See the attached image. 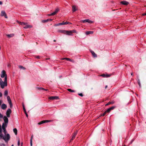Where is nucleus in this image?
I'll list each match as a JSON object with an SVG mask.
<instances>
[{"label": "nucleus", "mask_w": 146, "mask_h": 146, "mask_svg": "<svg viewBox=\"0 0 146 146\" xmlns=\"http://www.w3.org/2000/svg\"><path fill=\"white\" fill-rule=\"evenodd\" d=\"M59 99V98L58 96H50L49 98V100H54V99Z\"/></svg>", "instance_id": "9"}, {"label": "nucleus", "mask_w": 146, "mask_h": 146, "mask_svg": "<svg viewBox=\"0 0 146 146\" xmlns=\"http://www.w3.org/2000/svg\"><path fill=\"white\" fill-rule=\"evenodd\" d=\"M61 23L62 24V25H66L68 24H71L70 23L68 22H63Z\"/></svg>", "instance_id": "23"}, {"label": "nucleus", "mask_w": 146, "mask_h": 146, "mask_svg": "<svg viewBox=\"0 0 146 146\" xmlns=\"http://www.w3.org/2000/svg\"><path fill=\"white\" fill-rule=\"evenodd\" d=\"M8 103L10 105V108H12L13 106V105L11 101H10L9 102H8Z\"/></svg>", "instance_id": "27"}, {"label": "nucleus", "mask_w": 146, "mask_h": 146, "mask_svg": "<svg viewBox=\"0 0 146 146\" xmlns=\"http://www.w3.org/2000/svg\"><path fill=\"white\" fill-rule=\"evenodd\" d=\"M19 67L21 69H23L24 70L26 69V68L23 66H20Z\"/></svg>", "instance_id": "33"}, {"label": "nucleus", "mask_w": 146, "mask_h": 146, "mask_svg": "<svg viewBox=\"0 0 146 146\" xmlns=\"http://www.w3.org/2000/svg\"><path fill=\"white\" fill-rule=\"evenodd\" d=\"M33 135H32V136L31 137V139H32V138H33Z\"/></svg>", "instance_id": "57"}, {"label": "nucleus", "mask_w": 146, "mask_h": 146, "mask_svg": "<svg viewBox=\"0 0 146 146\" xmlns=\"http://www.w3.org/2000/svg\"><path fill=\"white\" fill-rule=\"evenodd\" d=\"M72 9L73 12L77 10V9L76 8V7L75 5H73L72 6Z\"/></svg>", "instance_id": "17"}, {"label": "nucleus", "mask_w": 146, "mask_h": 146, "mask_svg": "<svg viewBox=\"0 0 146 146\" xmlns=\"http://www.w3.org/2000/svg\"><path fill=\"white\" fill-rule=\"evenodd\" d=\"M7 107V106L5 104H2L1 108L3 110H5L6 108Z\"/></svg>", "instance_id": "13"}, {"label": "nucleus", "mask_w": 146, "mask_h": 146, "mask_svg": "<svg viewBox=\"0 0 146 146\" xmlns=\"http://www.w3.org/2000/svg\"><path fill=\"white\" fill-rule=\"evenodd\" d=\"M48 16H50L53 15H51V14H48Z\"/></svg>", "instance_id": "52"}, {"label": "nucleus", "mask_w": 146, "mask_h": 146, "mask_svg": "<svg viewBox=\"0 0 146 146\" xmlns=\"http://www.w3.org/2000/svg\"><path fill=\"white\" fill-rule=\"evenodd\" d=\"M74 139H72V138L71 139L70 142H71Z\"/></svg>", "instance_id": "50"}, {"label": "nucleus", "mask_w": 146, "mask_h": 146, "mask_svg": "<svg viewBox=\"0 0 146 146\" xmlns=\"http://www.w3.org/2000/svg\"><path fill=\"white\" fill-rule=\"evenodd\" d=\"M30 144L31 146H32V139H31L30 140Z\"/></svg>", "instance_id": "41"}, {"label": "nucleus", "mask_w": 146, "mask_h": 146, "mask_svg": "<svg viewBox=\"0 0 146 146\" xmlns=\"http://www.w3.org/2000/svg\"><path fill=\"white\" fill-rule=\"evenodd\" d=\"M8 92L7 90H5L4 92V95L5 96H7L8 95Z\"/></svg>", "instance_id": "31"}, {"label": "nucleus", "mask_w": 146, "mask_h": 146, "mask_svg": "<svg viewBox=\"0 0 146 146\" xmlns=\"http://www.w3.org/2000/svg\"><path fill=\"white\" fill-rule=\"evenodd\" d=\"M1 16H4L5 18H7V15L4 11H1Z\"/></svg>", "instance_id": "7"}, {"label": "nucleus", "mask_w": 146, "mask_h": 146, "mask_svg": "<svg viewBox=\"0 0 146 146\" xmlns=\"http://www.w3.org/2000/svg\"><path fill=\"white\" fill-rule=\"evenodd\" d=\"M93 33V31H87L86 33V34L87 35H89L90 34H92Z\"/></svg>", "instance_id": "25"}, {"label": "nucleus", "mask_w": 146, "mask_h": 146, "mask_svg": "<svg viewBox=\"0 0 146 146\" xmlns=\"http://www.w3.org/2000/svg\"><path fill=\"white\" fill-rule=\"evenodd\" d=\"M11 146H14L13 145H12Z\"/></svg>", "instance_id": "64"}, {"label": "nucleus", "mask_w": 146, "mask_h": 146, "mask_svg": "<svg viewBox=\"0 0 146 146\" xmlns=\"http://www.w3.org/2000/svg\"><path fill=\"white\" fill-rule=\"evenodd\" d=\"M17 22L18 23H19V24H20V22H19V21H17Z\"/></svg>", "instance_id": "59"}, {"label": "nucleus", "mask_w": 146, "mask_h": 146, "mask_svg": "<svg viewBox=\"0 0 146 146\" xmlns=\"http://www.w3.org/2000/svg\"><path fill=\"white\" fill-rule=\"evenodd\" d=\"M42 90H45V91H47V90H48L45 89L44 88H43L42 89Z\"/></svg>", "instance_id": "47"}, {"label": "nucleus", "mask_w": 146, "mask_h": 146, "mask_svg": "<svg viewBox=\"0 0 146 146\" xmlns=\"http://www.w3.org/2000/svg\"><path fill=\"white\" fill-rule=\"evenodd\" d=\"M59 10L58 8H56L55 9V11L54 12H53V13H52L51 14V15H55V14H56L58 12V11H59Z\"/></svg>", "instance_id": "14"}, {"label": "nucleus", "mask_w": 146, "mask_h": 146, "mask_svg": "<svg viewBox=\"0 0 146 146\" xmlns=\"http://www.w3.org/2000/svg\"><path fill=\"white\" fill-rule=\"evenodd\" d=\"M51 120H43V121H42L40 122H39L38 123V124L40 125V124H42V123H47V122H51Z\"/></svg>", "instance_id": "8"}, {"label": "nucleus", "mask_w": 146, "mask_h": 146, "mask_svg": "<svg viewBox=\"0 0 146 146\" xmlns=\"http://www.w3.org/2000/svg\"><path fill=\"white\" fill-rule=\"evenodd\" d=\"M110 74H103L100 75L101 76H102L104 77H110Z\"/></svg>", "instance_id": "15"}, {"label": "nucleus", "mask_w": 146, "mask_h": 146, "mask_svg": "<svg viewBox=\"0 0 146 146\" xmlns=\"http://www.w3.org/2000/svg\"><path fill=\"white\" fill-rule=\"evenodd\" d=\"M78 95L81 97H82L83 96V94L82 93L78 94Z\"/></svg>", "instance_id": "42"}, {"label": "nucleus", "mask_w": 146, "mask_h": 146, "mask_svg": "<svg viewBox=\"0 0 146 146\" xmlns=\"http://www.w3.org/2000/svg\"><path fill=\"white\" fill-rule=\"evenodd\" d=\"M20 24L22 25H23V26L25 25H27V23H24L23 22H20Z\"/></svg>", "instance_id": "29"}, {"label": "nucleus", "mask_w": 146, "mask_h": 146, "mask_svg": "<svg viewBox=\"0 0 146 146\" xmlns=\"http://www.w3.org/2000/svg\"><path fill=\"white\" fill-rule=\"evenodd\" d=\"M59 32L61 33L66 34L68 35H72L73 33H76V31L75 30H72L70 31H66L65 30H61L58 31Z\"/></svg>", "instance_id": "1"}, {"label": "nucleus", "mask_w": 146, "mask_h": 146, "mask_svg": "<svg viewBox=\"0 0 146 146\" xmlns=\"http://www.w3.org/2000/svg\"><path fill=\"white\" fill-rule=\"evenodd\" d=\"M91 52L92 53L93 56L94 57H96L97 56V55L93 51H91Z\"/></svg>", "instance_id": "18"}, {"label": "nucleus", "mask_w": 146, "mask_h": 146, "mask_svg": "<svg viewBox=\"0 0 146 146\" xmlns=\"http://www.w3.org/2000/svg\"><path fill=\"white\" fill-rule=\"evenodd\" d=\"M3 119L5 124L7 123L8 122V119L7 117L6 116H4L3 117Z\"/></svg>", "instance_id": "10"}, {"label": "nucleus", "mask_w": 146, "mask_h": 146, "mask_svg": "<svg viewBox=\"0 0 146 146\" xmlns=\"http://www.w3.org/2000/svg\"><path fill=\"white\" fill-rule=\"evenodd\" d=\"M7 36L8 37L10 38L13 36H14V35L13 34H10L7 35Z\"/></svg>", "instance_id": "24"}, {"label": "nucleus", "mask_w": 146, "mask_h": 146, "mask_svg": "<svg viewBox=\"0 0 146 146\" xmlns=\"http://www.w3.org/2000/svg\"><path fill=\"white\" fill-rule=\"evenodd\" d=\"M67 90L68 91H69V92H75V91H74V90H72V89H67Z\"/></svg>", "instance_id": "28"}, {"label": "nucleus", "mask_w": 146, "mask_h": 146, "mask_svg": "<svg viewBox=\"0 0 146 146\" xmlns=\"http://www.w3.org/2000/svg\"><path fill=\"white\" fill-rule=\"evenodd\" d=\"M36 58L38 59L40 58V57L39 56H37Z\"/></svg>", "instance_id": "53"}, {"label": "nucleus", "mask_w": 146, "mask_h": 146, "mask_svg": "<svg viewBox=\"0 0 146 146\" xmlns=\"http://www.w3.org/2000/svg\"><path fill=\"white\" fill-rule=\"evenodd\" d=\"M143 15H146V13H144L142 14Z\"/></svg>", "instance_id": "51"}, {"label": "nucleus", "mask_w": 146, "mask_h": 146, "mask_svg": "<svg viewBox=\"0 0 146 146\" xmlns=\"http://www.w3.org/2000/svg\"><path fill=\"white\" fill-rule=\"evenodd\" d=\"M82 22L83 23H86V22H87L88 21L87 19L84 20H82Z\"/></svg>", "instance_id": "39"}, {"label": "nucleus", "mask_w": 146, "mask_h": 146, "mask_svg": "<svg viewBox=\"0 0 146 146\" xmlns=\"http://www.w3.org/2000/svg\"><path fill=\"white\" fill-rule=\"evenodd\" d=\"M0 84L1 88L2 89L4 88L5 86H7V77L6 76L5 78L4 82L2 81V82H0Z\"/></svg>", "instance_id": "2"}, {"label": "nucleus", "mask_w": 146, "mask_h": 146, "mask_svg": "<svg viewBox=\"0 0 146 146\" xmlns=\"http://www.w3.org/2000/svg\"><path fill=\"white\" fill-rule=\"evenodd\" d=\"M115 108V106H113L112 107L110 108H109L110 109V110H113Z\"/></svg>", "instance_id": "37"}, {"label": "nucleus", "mask_w": 146, "mask_h": 146, "mask_svg": "<svg viewBox=\"0 0 146 146\" xmlns=\"http://www.w3.org/2000/svg\"><path fill=\"white\" fill-rule=\"evenodd\" d=\"M108 87V86L106 85V86L105 87V89H106Z\"/></svg>", "instance_id": "56"}, {"label": "nucleus", "mask_w": 146, "mask_h": 146, "mask_svg": "<svg viewBox=\"0 0 146 146\" xmlns=\"http://www.w3.org/2000/svg\"><path fill=\"white\" fill-rule=\"evenodd\" d=\"M2 103V101L1 100H0V106L1 105V104Z\"/></svg>", "instance_id": "49"}, {"label": "nucleus", "mask_w": 146, "mask_h": 146, "mask_svg": "<svg viewBox=\"0 0 146 146\" xmlns=\"http://www.w3.org/2000/svg\"><path fill=\"white\" fill-rule=\"evenodd\" d=\"M0 138L3 139H5V137L3 136V135L1 133H0Z\"/></svg>", "instance_id": "19"}, {"label": "nucleus", "mask_w": 146, "mask_h": 146, "mask_svg": "<svg viewBox=\"0 0 146 146\" xmlns=\"http://www.w3.org/2000/svg\"><path fill=\"white\" fill-rule=\"evenodd\" d=\"M2 94L1 92H0V97H1L2 96Z\"/></svg>", "instance_id": "48"}, {"label": "nucleus", "mask_w": 146, "mask_h": 146, "mask_svg": "<svg viewBox=\"0 0 146 146\" xmlns=\"http://www.w3.org/2000/svg\"><path fill=\"white\" fill-rule=\"evenodd\" d=\"M107 112L106 111L105 112H104V113L102 115L103 116H104L106 113H107Z\"/></svg>", "instance_id": "40"}, {"label": "nucleus", "mask_w": 146, "mask_h": 146, "mask_svg": "<svg viewBox=\"0 0 146 146\" xmlns=\"http://www.w3.org/2000/svg\"><path fill=\"white\" fill-rule=\"evenodd\" d=\"M52 19H48L46 20H44L42 21V22L43 23H45L48 22V21H52Z\"/></svg>", "instance_id": "12"}, {"label": "nucleus", "mask_w": 146, "mask_h": 146, "mask_svg": "<svg viewBox=\"0 0 146 146\" xmlns=\"http://www.w3.org/2000/svg\"><path fill=\"white\" fill-rule=\"evenodd\" d=\"M137 82H138L139 85V86H140V82L139 80H138Z\"/></svg>", "instance_id": "44"}, {"label": "nucleus", "mask_w": 146, "mask_h": 146, "mask_svg": "<svg viewBox=\"0 0 146 146\" xmlns=\"http://www.w3.org/2000/svg\"><path fill=\"white\" fill-rule=\"evenodd\" d=\"M123 146H126L125 145H124Z\"/></svg>", "instance_id": "63"}, {"label": "nucleus", "mask_w": 146, "mask_h": 146, "mask_svg": "<svg viewBox=\"0 0 146 146\" xmlns=\"http://www.w3.org/2000/svg\"><path fill=\"white\" fill-rule=\"evenodd\" d=\"M114 103V102L113 101L110 102H108V103L106 104V106L109 105L110 104H113Z\"/></svg>", "instance_id": "21"}, {"label": "nucleus", "mask_w": 146, "mask_h": 146, "mask_svg": "<svg viewBox=\"0 0 146 146\" xmlns=\"http://www.w3.org/2000/svg\"><path fill=\"white\" fill-rule=\"evenodd\" d=\"M110 111L111 110H110V109L109 108L108 109V110L106 111L107 112L109 113L110 112Z\"/></svg>", "instance_id": "38"}, {"label": "nucleus", "mask_w": 146, "mask_h": 146, "mask_svg": "<svg viewBox=\"0 0 146 146\" xmlns=\"http://www.w3.org/2000/svg\"><path fill=\"white\" fill-rule=\"evenodd\" d=\"M13 131L14 132L15 135H17V129L16 128H14L13 129Z\"/></svg>", "instance_id": "26"}, {"label": "nucleus", "mask_w": 146, "mask_h": 146, "mask_svg": "<svg viewBox=\"0 0 146 146\" xmlns=\"http://www.w3.org/2000/svg\"><path fill=\"white\" fill-rule=\"evenodd\" d=\"M32 27V26L30 25H26L24 27V28L25 29H27L28 28H31Z\"/></svg>", "instance_id": "20"}, {"label": "nucleus", "mask_w": 146, "mask_h": 146, "mask_svg": "<svg viewBox=\"0 0 146 146\" xmlns=\"http://www.w3.org/2000/svg\"><path fill=\"white\" fill-rule=\"evenodd\" d=\"M0 80L1 81L0 82H2V81H3L2 80V79L1 78L0 79Z\"/></svg>", "instance_id": "58"}, {"label": "nucleus", "mask_w": 146, "mask_h": 146, "mask_svg": "<svg viewBox=\"0 0 146 146\" xmlns=\"http://www.w3.org/2000/svg\"><path fill=\"white\" fill-rule=\"evenodd\" d=\"M87 22L89 23H93V21H90L89 19H87Z\"/></svg>", "instance_id": "30"}, {"label": "nucleus", "mask_w": 146, "mask_h": 146, "mask_svg": "<svg viewBox=\"0 0 146 146\" xmlns=\"http://www.w3.org/2000/svg\"><path fill=\"white\" fill-rule=\"evenodd\" d=\"M36 89H37L38 90H42V89L43 88H40L39 87H36Z\"/></svg>", "instance_id": "36"}, {"label": "nucleus", "mask_w": 146, "mask_h": 146, "mask_svg": "<svg viewBox=\"0 0 146 146\" xmlns=\"http://www.w3.org/2000/svg\"><path fill=\"white\" fill-rule=\"evenodd\" d=\"M65 59L69 61H70L72 62V60L69 58H64L61 59L62 60H63Z\"/></svg>", "instance_id": "22"}, {"label": "nucleus", "mask_w": 146, "mask_h": 146, "mask_svg": "<svg viewBox=\"0 0 146 146\" xmlns=\"http://www.w3.org/2000/svg\"><path fill=\"white\" fill-rule=\"evenodd\" d=\"M20 144V141L19 139L18 142V145L19 146Z\"/></svg>", "instance_id": "43"}, {"label": "nucleus", "mask_w": 146, "mask_h": 146, "mask_svg": "<svg viewBox=\"0 0 146 146\" xmlns=\"http://www.w3.org/2000/svg\"><path fill=\"white\" fill-rule=\"evenodd\" d=\"M62 24L61 23H60L58 24H55V25H54V26H58L59 25H62Z\"/></svg>", "instance_id": "32"}, {"label": "nucleus", "mask_w": 146, "mask_h": 146, "mask_svg": "<svg viewBox=\"0 0 146 146\" xmlns=\"http://www.w3.org/2000/svg\"><path fill=\"white\" fill-rule=\"evenodd\" d=\"M3 117V115L0 113V117L2 118Z\"/></svg>", "instance_id": "45"}, {"label": "nucleus", "mask_w": 146, "mask_h": 146, "mask_svg": "<svg viewBox=\"0 0 146 146\" xmlns=\"http://www.w3.org/2000/svg\"><path fill=\"white\" fill-rule=\"evenodd\" d=\"M25 114H26V116L27 117H28V115L27 114V112H25Z\"/></svg>", "instance_id": "46"}, {"label": "nucleus", "mask_w": 146, "mask_h": 146, "mask_svg": "<svg viewBox=\"0 0 146 146\" xmlns=\"http://www.w3.org/2000/svg\"><path fill=\"white\" fill-rule=\"evenodd\" d=\"M5 139H4L6 142L8 141L10 139V136L9 134L7 133L6 135V136L5 137Z\"/></svg>", "instance_id": "4"}, {"label": "nucleus", "mask_w": 146, "mask_h": 146, "mask_svg": "<svg viewBox=\"0 0 146 146\" xmlns=\"http://www.w3.org/2000/svg\"><path fill=\"white\" fill-rule=\"evenodd\" d=\"M120 3L126 5H127L129 4V2L125 1H121Z\"/></svg>", "instance_id": "11"}, {"label": "nucleus", "mask_w": 146, "mask_h": 146, "mask_svg": "<svg viewBox=\"0 0 146 146\" xmlns=\"http://www.w3.org/2000/svg\"><path fill=\"white\" fill-rule=\"evenodd\" d=\"M1 76L2 78L5 77L6 76L7 77V75L6 74V72L4 70H3L2 71Z\"/></svg>", "instance_id": "3"}, {"label": "nucleus", "mask_w": 146, "mask_h": 146, "mask_svg": "<svg viewBox=\"0 0 146 146\" xmlns=\"http://www.w3.org/2000/svg\"><path fill=\"white\" fill-rule=\"evenodd\" d=\"M23 109L24 111V112L25 113L26 112H27L26 111V109H25V106L24 105H23Z\"/></svg>", "instance_id": "35"}, {"label": "nucleus", "mask_w": 146, "mask_h": 146, "mask_svg": "<svg viewBox=\"0 0 146 146\" xmlns=\"http://www.w3.org/2000/svg\"><path fill=\"white\" fill-rule=\"evenodd\" d=\"M91 89L92 90H93V88H91Z\"/></svg>", "instance_id": "62"}, {"label": "nucleus", "mask_w": 146, "mask_h": 146, "mask_svg": "<svg viewBox=\"0 0 146 146\" xmlns=\"http://www.w3.org/2000/svg\"><path fill=\"white\" fill-rule=\"evenodd\" d=\"M131 76H133V73H131Z\"/></svg>", "instance_id": "60"}, {"label": "nucleus", "mask_w": 146, "mask_h": 146, "mask_svg": "<svg viewBox=\"0 0 146 146\" xmlns=\"http://www.w3.org/2000/svg\"><path fill=\"white\" fill-rule=\"evenodd\" d=\"M7 127V125L5 124V125L4 123H3L2 125V128L3 130V132L5 134L6 133V130L5 129V127Z\"/></svg>", "instance_id": "5"}, {"label": "nucleus", "mask_w": 146, "mask_h": 146, "mask_svg": "<svg viewBox=\"0 0 146 146\" xmlns=\"http://www.w3.org/2000/svg\"><path fill=\"white\" fill-rule=\"evenodd\" d=\"M7 100L8 102H9L10 101H11V99H10V97L9 96H8L7 97Z\"/></svg>", "instance_id": "34"}, {"label": "nucleus", "mask_w": 146, "mask_h": 146, "mask_svg": "<svg viewBox=\"0 0 146 146\" xmlns=\"http://www.w3.org/2000/svg\"><path fill=\"white\" fill-rule=\"evenodd\" d=\"M2 4V2L1 1H0V4L1 5V4Z\"/></svg>", "instance_id": "55"}, {"label": "nucleus", "mask_w": 146, "mask_h": 146, "mask_svg": "<svg viewBox=\"0 0 146 146\" xmlns=\"http://www.w3.org/2000/svg\"><path fill=\"white\" fill-rule=\"evenodd\" d=\"M133 141H134L133 140V139L132 140H131V142L130 143H132V142Z\"/></svg>", "instance_id": "54"}, {"label": "nucleus", "mask_w": 146, "mask_h": 146, "mask_svg": "<svg viewBox=\"0 0 146 146\" xmlns=\"http://www.w3.org/2000/svg\"><path fill=\"white\" fill-rule=\"evenodd\" d=\"M11 113V110L10 109H8L6 112V115L8 117H10V115Z\"/></svg>", "instance_id": "6"}, {"label": "nucleus", "mask_w": 146, "mask_h": 146, "mask_svg": "<svg viewBox=\"0 0 146 146\" xmlns=\"http://www.w3.org/2000/svg\"><path fill=\"white\" fill-rule=\"evenodd\" d=\"M53 41H54V42H55L56 41V40H54Z\"/></svg>", "instance_id": "61"}, {"label": "nucleus", "mask_w": 146, "mask_h": 146, "mask_svg": "<svg viewBox=\"0 0 146 146\" xmlns=\"http://www.w3.org/2000/svg\"><path fill=\"white\" fill-rule=\"evenodd\" d=\"M77 134V131H76L75 132H74V133H73V135H72V139H74L75 138V136H76V135Z\"/></svg>", "instance_id": "16"}]
</instances>
